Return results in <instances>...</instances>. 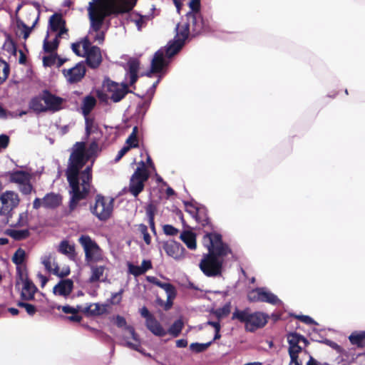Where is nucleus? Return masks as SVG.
Listing matches in <instances>:
<instances>
[{
    "instance_id": "obj_64",
    "label": "nucleus",
    "mask_w": 365,
    "mask_h": 365,
    "mask_svg": "<svg viewBox=\"0 0 365 365\" xmlns=\"http://www.w3.org/2000/svg\"><path fill=\"white\" fill-rule=\"evenodd\" d=\"M139 312L140 315L145 319V322H148L152 318L155 317L152 314H150L148 308L145 306L140 309Z\"/></svg>"
},
{
    "instance_id": "obj_47",
    "label": "nucleus",
    "mask_w": 365,
    "mask_h": 365,
    "mask_svg": "<svg viewBox=\"0 0 365 365\" xmlns=\"http://www.w3.org/2000/svg\"><path fill=\"white\" fill-rule=\"evenodd\" d=\"M58 58V54H51L48 56H43V63L46 67H51L56 64V59Z\"/></svg>"
},
{
    "instance_id": "obj_44",
    "label": "nucleus",
    "mask_w": 365,
    "mask_h": 365,
    "mask_svg": "<svg viewBox=\"0 0 365 365\" xmlns=\"http://www.w3.org/2000/svg\"><path fill=\"white\" fill-rule=\"evenodd\" d=\"M123 339L125 340V346H127L133 350L137 351L143 354V355L150 356V354H146L145 351V349L140 347V340L138 341H136L137 344H135V343H132V342L126 340L128 339L126 336H124Z\"/></svg>"
},
{
    "instance_id": "obj_54",
    "label": "nucleus",
    "mask_w": 365,
    "mask_h": 365,
    "mask_svg": "<svg viewBox=\"0 0 365 365\" xmlns=\"http://www.w3.org/2000/svg\"><path fill=\"white\" fill-rule=\"evenodd\" d=\"M314 339L317 342H319V343H322V344H327V345L329 346L330 347H331L332 349H334L335 350H339L340 349V346L338 344H336V342H334V341H333L331 340H329V339H319L317 337H314Z\"/></svg>"
},
{
    "instance_id": "obj_16",
    "label": "nucleus",
    "mask_w": 365,
    "mask_h": 365,
    "mask_svg": "<svg viewBox=\"0 0 365 365\" xmlns=\"http://www.w3.org/2000/svg\"><path fill=\"white\" fill-rule=\"evenodd\" d=\"M83 57L86 58L84 64L93 69L98 68L103 60L101 48L97 46H93L89 51L84 53Z\"/></svg>"
},
{
    "instance_id": "obj_9",
    "label": "nucleus",
    "mask_w": 365,
    "mask_h": 365,
    "mask_svg": "<svg viewBox=\"0 0 365 365\" xmlns=\"http://www.w3.org/2000/svg\"><path fill=\"white\" fill-rule=\"evenodd\" d=\"M103 87L107 92L111 93L110 98L114 103L120 102L128 93H133L129 89L128 83L123 81L118 83L109 78H104Z\"/></svg>"
},
{
    "instance_id": "obj_19",
    "label": "nucleus",
    "mask_w": 365,
    "mask_h": 365,
    "mask_svg": "<svg viewBox=\"0 0 365 365\" xmlns=\"http://www.w3.org/2000/svg\"><path fill=\"white\" fill-rule=\"evenodd\" d=\"M260 292L259 295L261 297L260 302H266L272 305H284L283 302L278 298V297L270 292L267 287H259Z\"/></svg>"
},
{
    "instance_id": "obj_46",
    "label": "nucleus",
    "mask_w": 365,
    "mask_h": 365,
    "mask_svg": "<svg viewBox=\"0 0 365 365\" xmlns=\"http://www.w3.org/2000/svg\"><path fill=\"white\" fill-rule=\"evenodd\" d=\"M29 225V212L25 211L19 214V220L15 225L16 227H24Z\"/></svg>"
},
{
    "instance_id": "obj_51",
    "label": "nucleus",
    "mask_w": 365,
    "mask_h": 365,
    "mask_svg": "<svg viewBox=\"0 0 365 365\" xmlns=\"http://www.w3.org/2000/svg\"><path fill=\"white\" fill-rule=\"evenodd\" d=\"M137 172L135 179L145 182L149 178V173L147 170H143L142 168H137L135 170Z\"/></svg>"
},
{
    "instance_id": "obj_6",
    "label": "nucleus",
    "mask_w": 365,
    "mask_h": 365,
    "mask_svg": "<svg viewBox=\"0 0 365 365\" xmlns=\"http://www.w3.org/2000/svg\"><path fill=\"white\" fill-rule=\"evenodd\" d=\"M190 25L192 26V21L188 20L181 29H180V24H178L175 27L176 34L173 39L169 41L165 46L161 47L167 53L168 58H173L181 51L185 40L188 38Z\"/></svg>"
},
{
    "instance_id": "obj_22",
    "label": "nucleus",
    "mask_w": 365,
    "mask_h": 365,
    "mask_svg": "<svg viewBox=\"0 0 365 365\" xmlns=\"http://www.w3.org/2000/svg\"><path fill=\"white\" fill-rule=\"evenodd\" d=\"M145 326L147 329L155 336H164L167 334V331L162 327L155 317L145 322Z\"/></svg>"
},
{
    "instance_id": "obj_14",
    "label": "nucleus",
    "mask_w": 365,
    "mask_h": 365,
    "mask_svg": "<svg viewBox=\"0 0 365 365\" xmlns=\"http://www.w3.org/2000/svg\"><path fill=\"white\" fill-rule=\"evenodd\" d=\"M1 206L0 207V215H7L19 203V198L16 193L13 191H6L0 197Z\"/></svg>"
},
{
    "instance_id": "obj_21",
    "label": "nucleus",
    "mask_w": 365,
    "mask_h": 365,
    "mask_svg": "<svg viewBox=\"0 0 365 365\" xmlns=\"http://www.w3.org/2000/svg\"><path fill=\"white\" fill-rule=\"evenodd\" d=\"M115 324L118 328H123L125 331H128L135 341H139V336L135 332L134 327L127 324V322L124 317L117 315L115 318Z\"/></svg>"
},
{
    "instance_id": "obj_57",
    "label": "nucleus",
    "mask_w": 365,
    "mask_h": 365,
    "mask_svg": "<svg viewBox=\"0 0 365 365\" xmlns=\"http://www.w3.org/2000/svg\"><path fill=\"white\" fill-rule=\"evenodd\" d=\"M163 232L166 235L175 236L178 233L179 230L174 226L168 224L163 226Z\"/></svg>"
},
{
    "instance_id": "obj_53",
    "label": "nucleus",
    "mask_w": 365,
    "mask_h": 365,
    "mask_svg": "<svg viewBox=\"0 0 365 365\" xmlns=\"http://www.w3.org/2000/svg\"><path fill=\"white\" fill-rule=\"evenodd\" d=\"M19 186V190L25 195L30 194L34 189L31 181L20 184Z\"/></svg>"
},
{
    "instance_id": "obj_56",
    "label": "nucleus",
    "mask_w": 365,
    "mask_h": 365,
    "mask_svg": "<svg viewBox=\"0 0 365 365\" xmlns=\"http://www.w3.org/2000/svg\"><path fill=\"white\" fill-rule=\"evenodd\" d=\"M100 150H101L99 148L98 143L96 140H93L90 143L87 151L88 155L93 156L96 155Z\"/></svg>"
},
{
    "instance_id": "obj_1",
    "label": "nucleus",
    "mask_w": 365,
    "mask_h": 365,
    "mask_svg": "<svg viewBox=\"0 0 365 365\" xmlns=\"http://www.w3.org/2000/svg\"><path fill=\"white\" fill-rule=\"evenodd\" d=\"M195 220L202 227L207 229L202 242L208 252L203 254L199 263V267L206 277H220L223 272L225 258L228 255L232 254V250L229 245L223 241L222 235L213 231L214 227L205 208Z\"/></svg>"
},
{
    "instance_id": "obj_12",
    "label": "nucleus",
    "mask_w": 365,
    "mask_h": 365,
    "mask_svg": "<svg viewBox=\"0 0 365 365\" xmlns=\"http://www.w3.org/2000/svg\"><path fill=\"white\" fill-rule=\"evenodd\" d=\"M86 160L81 152L73 151L69 158L66 175L68 183L73 184L74 176L86 164Z\"/></svg>"
},
{
    "instance_id": "obj_59",
    "label": "nucleus",
    "mask_w": 365,
    "mask_h": 365,
    "mask_svg": "<svg viewBox=\"0 0 365 365\" xmlns=\"http://www.w3.org/2000/svg\"><path fill=\"white\" fill-rule=\"evenodd\" d=\"M123 289H121L119 292L112 293L110 303L113 304H118L122 300V294Z\"/></svg>"
},
{
    "instance_id": "obj_27",
    "label": "nucleus",
    "mask_w": 365,
    "mask_h": 365,
    "mask_svg": "<svg viewBox=\"0 0 365 365\" xmlns=\"http://www.w3.org/2000/svg\"><path fill=\"white\" fill-rule=\"evenodd\" d=\"M96 105V99L92 95H88L83 99L81 113L84 117L88 116Z\"/></svg>"
},
{
    "instance_id": "obj_3",
    "label": "nucleus",
    "mask_w": 365,
    "mask_h": 365,
    "mask_svg": "<svg viewBox=\"0 0 365 365\" xmlns=\"http://www.w3.org/2000/svg\"><path fill=\"white\" fill-rule=\"evenodd\" d=\"M92 175L83 174L78 172L74 176L73 184L68 183L70 190L68 193L70 200L68 202V214L73 212L79 202L86 199L91 190Z\"/></svg>"
},
{
    "instance_id": "obj_61",
    "label": "nucleus",
    "mask_w": 365,
    "mask_h": 365,
    "mask_svg": "<svg viewBox=\"0 0 365 365\" xmlns=\"http://www.w3.org/2000/svg\"><path fill=\"white\" fill-rule=\"evenodd\" d=\"M294 317L306 324H318L311 317L307 315H294Z\"/></svg>"
},
{
    "instance_id": "obj_41",
    "label": "nucleus",
    "mask_w": 365,
    "mask_h": 365,
    "mask_svg": "<svg viewBox=\"0 0 365 365\" xmlns=\"http://www.w3.org/2000/svg\"><path fill=\"white\" fill-rule=\"evenodd\" d=\"M138 133V128L137 126H134L132 130V133L130 134L128 138H127L125 143L129 147L134 148L138 147V140L137 138V135Z\"/></svg>"
},
{
    "instance_id": "obj_50",
    "label": "nucleus",
    "mask_w": 365,
    "mask_h": 365,
    "mask_svg": "<svg viewBox=\"0 0 365 365\" xmlns=\"http://www.w3.org/2000/svg\"><path fill=\"white\" fill-rule=\"evenodd\" d=\"M150 104V99L148 101H145L141 103H139L137 106V113L139 115H141V117L143 118V116L145 115L149 106Z\"/></svg>"
},
{
    "instance_id": "obj_42",
    "label": "nucleus",
    "mask_w": 365,
    "mask_h": 365,
    "mask_svg": "<svg viewBox=\"0 0 365 365\" xmlns=\"http://www.w3.org/2000/svg\"><path fill=\"white\" fill-rule=\"evenodd\" d=\"M212 341H208L207 343H198L194 342L190 345V349L195 353H201L205 351L209 346H211Z\"/></svg>"
},
{
    "instance_id": "obj_55",
    "label": "nucleus",
    "mask_w": 365,
    "mask_h": 365,
    "mask_svg": "<svg viewBox=\"0 0 365 365\" xmlns=\"http://www.w3.org/2000/svg\"><path fill=\"white\" fill-rule=\"evenodd\" d=\"M1 71L2 75L1 76V78L2 80V83L7 79L9 72H10V67L9 63L3 60V65L1 66Z\"/></svg>"
},
{
    "instance_id": "obj_40",
    "label": "nucleus",
    "mask_w": 365,
    "mask_h": 365,
    "mask_svg": "<svg viewBox=\"0 0 365 365\" xmlns=\"http://www.w3.org/2000/svg\"><path fill=\"white\" fill-rule=\"evenodd\" d=\"M48 36V34H47L46 37L43 41V48L45 52L51 53L58 48V46L59 45V40L56 37H55V38L53 39L52 41L49 42L47 40Z\"/></svg>"
},
{
    "instance_id": "obj_62",
    "label": "nucleus",
    "mask_w": 365,
    "mask_h": 365,
    "mask_svg": "<svg viewBox=\"0 0 365 365\" xmlns=\"http://www.w3.org/2000/svg\"><path fill=\"white\" fill-rule=\"evenodd\" d=\"M18 26H21L24 29V30H23L24 38L26 39L29 36V35L31 32V30L33 29V26H28L25 23H24L21 21L18 22Z\"/></svg>"
},
{
    "instance_id": "obj_10",
    "label": "nucleus",
    "mask_w": 365,
    "mask_h": 365,
    "mask_svg": "<svg viewBox=\"0 0 365 365\" xmlns=\"http://www.w3.org/2000/svg\"><path fill=\"white\" fill-rule=\"evenodd\" d=\"M172 58H168L167 53L160 48L154 54L150 71L142 74V76L151 77L153 73H165L171 63Z\"/></svg>"
},
{
    "instance_id": "obj_49",
    "label": "nucleus",
    "mask_w": 365,
    "mask_h": 365,
    "mask_svg": "<svg viewBox=\"0 0 365 365\" xmlns=\"http://www.w3.org/2000/svg\"><path fill=\"white\" fill-rule=\"evenodd\" d=\"M260 289L259 287H257V288H255L253 289L248 294L247 296V299H248V301L250 302H260V299L261 297L259 295V292H260Z\"/></svg>"
},
{
    "instance_id": "obj_11",
    "label": "nucleus",
    "mask_w": 365,
    "mask_h": 365,
    "mask_svg": "<svg viewBox=\"0 0 365 365\" xmlns=\"http://www.w3.org/2000/svg\"><path fill=\"white\" fill-rule=\"evenodd\" d=\"M20 282L23 284L21 298L25 301L33 300L38 289L28 276L24 273L21 267H16V284Z\"/></svg>"
},
{
    "instance_id": "obj_24",
    "label": "nucleus",
    "mask_w": 365,
    "mask_h": 365,
    "mask_svg": "<svg viewBox=\"0 0 365 365\" xmlns=\"http://www.w3.org/2000/svg\"><path fill=\"white\" fill-rule=\"evenodd\" d=\"M302 339L301 334L294 331L287 334V341L289 344L288 351H293L297 352H301L302 348L299 345Z\"/></svg>"
},
{
    "instance_id": "obj_34",
    "label": "nucleus",
    "mask_w": 365,
    "mask_h": 365,
    "mask_svg": "<svg viewBox=\"0 0 365 365\" xmlns=\"http://www.w3.org/2000/svg\"><path fill=\"white\" fill-rule=\"evenodd\" d=\"M6 233L15 240H25L30 235V232L28 229L7 230Z\"/></svg>"
},
{
    "instance_id": "obj_30",
    "label": "nucleus",
    "mask_w": 365,
    "mask_h": 365,
    "mask_svg": "<svg viewBox=\"0 0 365 365\" xmlns=\"http://www.w3.org/2000/svg\"><path fill=\"white\" fill-rule=\"evenodd\" d=\"M64 25H66V21L60 14L55 13L49 19L48 26L53 31H58Z\"/></svg>"
},
{
    "instance_id": "obj_28",
    "label": "nucleus",
    "mask_w": 365,
    "mask_h": 365,
    "mask_svg": "<svg viewBox=\"0 0 365 365\" xmlns=\"http://www.w3.org/2000/svg\"><path fill=\"white\" fill-rule=\"evenodd\" d=\"M121 66L126 71V74H138L140 68V61L138 59L130 57L127 63H122Z\"/></svg>"
},
{
    "instance_id": "obj_2",
    "label": "nucleus",
    "mask_w": 365,
    "mask_h": 365,
    "mask_svg": "<svg viewBox=\"0 0 365 365\" xmlns=\"http://www.w3.org/2000/svg\"><path fill=\"white\" fill-rule=\"evenodd\" d=\"M91 29L98 32L108 17H117L127 14L118 0H91L88 7Z\"/></svg>"
},
{
    "instance_id": "obj_36",
    "label": "nucleus",
    "mask_w": 365,
    "mask_h": 365,
    "mask_svg": "<svg viewBox=\"0 0 365 365\" xmlns=\"http://www.w3.org/2000/svg\"><path fill=\"white\" fill-rule=\"evenodd\" d=\"M183 204L185 207V211L195 218V220L200 213L202 212V211L204 212L205 207H196L192 202L184 200Z\"/></svg>"
},
{
    "instance_id": "obj_26",
    "label": "nucleus",
    "mask_w": 365,
    "mask_h": 365,
    "mask_svg": "<svg viewBox=\"0 0 365 365\" xmlns=\"http://www.w3.org/2000/svg\"><path fill=\"white\" fill-rule=\"evenodd\" d=\"M136 174L137 172H134L132 175L129 184V191L134 197H137L143 190L145 186V182L135 179Z\"/></svg>"
},
{
    "instance_id": "obj_17",
    "label": "nucleus",
    "mask_w": 365,
    "mask_h": 365,
    "mask_svg": "<svg viewBox=\"0 0 365 365\" xmlns=\"http://www.w3.org/2000/svg\"><path fill=\"white\" fill-rule=\"evenodd\" d=\"M73 289V282L71 279H61L53 289V293L55 295L68 297Z\"/></svg>"
},
{
    "instance_id": "obj_31",
    "label": "nucleus",
    "mask_w": 365,
    "mask_h": 365,
    "mask_svg": "<svg viewBox=\"0 0 365 365\" xmlns=\"http://www.w3.org/2000/svg\"><path fill=\"white\" fill-rule=\"evenodd\" d=\"M180 238L190 250H195L196 248V237L195 235L190 231H184L180 234Z\"/></svg>"
},
{
    "instance_id": "obj_4",
    "label": "nucleus",
    "mask_w": 365,
    "mask_h": 365,
    "mask_svg": "<svg viewBox=\"0 0 365 365\" xmlns=\"http://www.w3.org/2000/svg\"><path fill=\"white\" fill-rule=\"evenodd\" d=\"M269 314L257 311L252 312L250 307L240 309L235 307L232 315V320H237L245 324V329L249 332H255L263 328L268 322Z\"/></svg>"
},
{
    "instance_id": "obj_48",
    "label": "nucleus",
    "mask_w": 365,
    "mask_h": 365,
    "mask_svg": "<svg viewBox=\"0 0 365 365\" xmlns=\"http://www.w3.org/2000/svg\"><path fill=\"white\" fill-rule=\"evenodd\" d=\"M4 48L6 51L11 53L13 55H16L17 52L16 45L14 41L10 38H8L4 44Z\"/></svg>"
},
{
    "instance_id": "obj_39",
    "label": "nucleus",
    "mask_w": 365,
    "mask_h": 365,
    "mask_svg": "<svg viewBox=\"0 0 365 365\" xmlns=\"http://www.w3.org/2000/svg\"><path fill=\"white\" fill-rule=\"evenodd\" d=\"M26 257V254L25 250L19 247L14 252L12 257V262L17 266V267H19V266L24 262Z\"/></svg>"
},
{
    "instance_id": "obj_5",
    "label": "nucleus",
    "mask_w": 365,
    "mask_h": 365,
    "mask_svg": "<svg viewBox=\"0 0 365 365\" xmlns=\"http://www.w3.org/2000/svg\"><path fill=\"white\" fill-rule=\"evenodd\" d=\"M201 0H190L188 5L190 11L186 14V18L192 21L193 35H198L212 30L209 19H205L200 13Z\"/></svg>"
},
{
    "instance_id": "obj_23",
    "label": "nucleus",
    "mask_w": 365,
    "mask_h": 365,
    "mask_svg": "<svg viewBox=\"0 0 365 365\" xmlns=\"http://www.w3.org/2000/svg\"><path fill=\"white\" fill-rule=\"evenodd\" d=\"M43 100V92L38 96H35L31 98L29 102V108L36 114L45 113L46 107L42 103Z\"/></svg>"
},
{
    "instance_id": "obj_45",
    "label": "nucleus",
    "mask_w": 365,
    "mask_h": 365,
    "mask_svg": "<svg viewBox=\"0 0 365 365\" xmlns=\"http://www.w3.org/2000/svg\"><path fill=\"white\" fill-rule=\"evenodd\" d=\"M17 306L24 308L27 314L30 316L34 315L37 311L36 307L34 305L27 302L19 301L17 302Z\"/></svg>"
},
{
    "instance_id": "obj_63",
    "label": "nucleus",
    "mask_w": 365,
    "mask_h": 365,
    "mask_svg": "<svg viewBox=\"0 0 365 365\" xmlns=\"http://www.w3.org/2000/svg\"><path fill=\"white\" fill-rule=\"evenodd\" d=\"M131 21L133 22L138 31H141L143 28L147 26V23L140 17H138L135 19H131Z\"/></svg>"
},
{
    "instance_id": "obj_25",
    "label": "nucleus",
    "mask_w": 365,
    "mask_h": 365,
    "mask_svg": "<svg viewBox=\"0 0 365 365\" xmlns=\"http://www.w3.org/2000/svg\"><path fill=\"white\" fill-rule=\"evenodd\" d=\"M163 247L168 256L175 259L178 258L180 250L182 249L181 245L175 241L165 242L163 243Z\"/></svg>"
},
{
    "instance_id": "obj_43",
    "label": "nucleus",
    "mask_w": 365,
    "mask_h": 365,
    "mask_svg": "<svg viewBox=\"0 0 365 365\" xmlns=\"http://www.w3.org/2000/svg\"><path fill=\"white\" fill-rule=\"evenodd\" d=\"M138 0H118V3L128 14L135 6Z\"/></svg>"
},
{
    "instance_id": "obj_60",
    "label": "nucleus",
    "mask_w": 365,
    "mask_h": 365,
    "mask_svg": "<svg viewBox=\"0 0 365 365\" xmlns=\"http://www.w3.org/2000/svg\"><path fill=\"white\" fill-rule=\"evenodd\" d=\"M10 138L9 136L6 134H1L0 135V152L6 149L9 144Z\"/></svg>"
},
{
    "instance_id": "obj_37",
    "label": "nucleus",
    "mask_w": 365,
    "mask_h": 365,
    "mask_svg": "<svg viewBox=\"0 0 365 365\" xmlns=\"http://www.w3.org/2000/svg\"><path fill=\"white\" fill-rule=\"evenodd\" d=\"M155 210H156V208H155V205H153L151 203L148 204L145 207V212H146V215L148 219V223H149V225H150V227L152 232L154 233H156V230H155V221H154Z\"/></svg>"
},
{
    "instance_id": "obj_7",
    "label": "nucleus",
    "mask_w": 365,
    "mask_h": 365,
    "mask_svg": "<svg viewBox=\"0 0 365 365\" xmlns=\"http://www.w3.org/2000/svg\"><path fill=\"white\" fill-rule=\"evenodd\" d=\"M78 242L85 252V260L90 262H98L103 259V251L96 242L88 235H82Z\"/></svg>"
},
{
    "instance_id": "obj_20",
    "label": "nucleus",
    "mask_w": 365,
    "mask_h": 365,
    "mask_svg": "<svg viewBox=\"0 0 365 365\" xmlns=\"http://www.w3.org/2000/svg\"><path fill=\"white\" fill-rule=\"evenodd\" d=\"M62 197L61 195L53 192L47 193L42 198V206L46 209H55L61 203Z\"/></svg>"
},
{
    "instance_id": "obj_18",
    "label": "nucleus",
    "mask_w": 365,
    "mask_h": 365,
    "mask_svg": "<svg viewBox=\"0 0 365 365\" xmlns=\"http://www.w3.org/2000/svg\"><path fill=\"white\" fill-rule=\"evenodd\" d=\"M11 182L18 185L31 181V174L27 171L21 170H13L6 173Z\"/></svg>"
},
{
    "instance_id": "obj_52",
    "label": "nucleus",
    "mask_w": 365,
    "mask_h": 365,
    "mask_svg": "<svg viewBox=\"0 0 365 365\" xmlns=\"http://www.w3.org/2000/svg\"><path fill=\"white\" fill-rule=\"evenodd\" d=\"M139 230L140 233L143 235V240L146 245H150L151 242V237L148 232V227L144 224H140L139 225Z\"/></svg>"
},
{
    "instance_id": "obj_33",
    "label": "nucleus",
    "mask_w": 365,
    "mask_h": 365,
    "mask_svg": "<svg viewBox=\"0 0 365 365\" xmlns=\"http://www.w3.org/2000/svg\"><path fill=\"white\" fill-rule=\"evenodd\" d=\"M58 251L63 255L68 256L70 258H73L76 255L74 245H70L67 240L61 242Z\"/></svg>"
},
{
    "instance_id": "obj_38",
    "label": "nucleus",
    "mask_w": 365,
    "mask_h": 365,
    "mask_svg": "<svg viewBox=\"0 0 365 365\" xmlns=\"http://www.w3.org/2000/svg\"><path fill=\"white\" fill-rule=\"evenodd\" d=\"M184 323L182 319H176L168 328L167 333H169L173 337H178L182 331Z\"/></svg>"
},
{
    "instance_id": "obj_35",
    "label": "nucleus",
    "mask_w": 365,
    "mask_h": 365,
    "mask_svg": "<svg viewBox=\"0 0 365 365\" xmlns=\"http://www.w3.org/2000/svg\"><path fill=\"white\" fill-rule=\"evenodd\" d=\"M231 302H228L220 308L212 309L210 312L220 320V319L229 315L231 312Z\"/></svg>"
},
{
    "instance_id": "obj_15",
    "label": "nucleus",
    "mask_w": 365,
    "mask_h": 365,
    "mask_svg": "<svg viewBox=\"0 0 365 365\" xmlns=\"http://www.w3.org/2000/svg\"><path fill=\"white\" fill-rule=\"evenodd\" d=\"M42 92L46 112L51 111L55 113L62 109V105L65 101L64 98L53 94L47 89L43 90Z\"/></svg>"
},
{
    "instance_id": "obj_13",
    "label": "nucleus",
    "mask_w": 365,
    "mask_h": 365,
    "mask_svg": "<svg viewBox=\"0 0 365 365\" xmlns=\"http://www.w3.org/2000/svg\"><path fill=\"white\" fill-rule=\"evenodd\" d=\"M86 73L84 61H80L73 67L68 69H63L62 73L67 82L73 84L81 81Z\"/></svg>"
},
{
    "instance_id": "obj_29",
    "label": "nucleus",
    "mask_w": 365,
    "mask_h": 365,
    "mask_svg": "<svg viewBox=\"0 0 365 365\" xmlns=\"http://www.w3.org/2000/svg\"><path fill=\"white\" fill-rule=\"evenodd\" d=\"M349 340L351 344L356 345L357 347H364L365 346V331L352 332L349 336Z\"/></svg>"
},
{
    "instance_id": "obj_8",
    "label": "nucleus",
    "mask_w": 365,
    "mask_h": 365,
    "mask_svg": "<svg viewBox=\"0 0 365 365\" xmlns=\"http://www.w3.org/2000/svg\"><path fill=\"white\" fill-rule=\"evenodd\" d=\"M114 198L108 200L106 197L98 194L96 196V202L93 206H91V212L101 221H106L110 218L113 210Z\"/></svg>"
},
{
    "instance_id": "obj_58",
    "label": "nucleus",
    "mask_w": 365,
    "mask_h": 365,
    "mask_svg": "<svg viewBox=\"0 0 365 365\" xmlns=\"http://www.w3.org/2000/svg\"><path fill=\"white\" fill-rule=\"evenodd\" d=\"M128 271L129 272L133 274L135 277L140 276L141 274H143L140 266L138 265H134L131 263H129L128 265Z\"/></svg>"
},
{
    "instance_id": "obj_32",
    "label": "nucleus",
    "mask_w": 365,
    "mask_h": 365,
    "mask_svg": "<svg viewBox=\"0 0 365 365\" xmlns=\"http://www.w3.org/2000/svg\"><path fill=\"white\" fill-rule=\"evenodd\" d=\"M91 269V275L88 279V282L93 283L100 280L103 275L106 267L103 265H90Z\"/></svg>"
}]
</instances>
